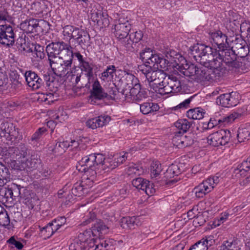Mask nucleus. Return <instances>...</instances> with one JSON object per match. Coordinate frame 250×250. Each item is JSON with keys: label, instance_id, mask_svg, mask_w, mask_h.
I'll list each match as a JSON object with an SVG mask.
<instances>
[{"label": "nucleus", "instance_id": "obj_6", "mask_svg": "<svg viewBox=\"0 0 250 250\" xmlns=\"http://www.w3.org/2000/svg\"><path fill=\"white\" fill-rule=\"evenodd\" d=\"M158 91L161 95L169 93H177L182 90V85L179 77L173 75H167Z\"/></svg>", "mask_w": 250, "mask_h": 250}, {"label": "nucleus", "instance_id": "obj_31", "mask_svg": "<svg viewBox=\"0 0 250 250\" xmlns=\"http://www.w3.org/2000/svg\"><path fill=\"white\" fill-rule=\"evenodd\" d=\"M69 147V143L67 141L57 142L54 147H49V151L57 155L63 154Z\"/></svg>", "mask_w": 250, "mask_h": 250}, {"label": "nucleus", "instance_id": "obj_50", "mask_svg": "<svg viewBox=\"0 0 250 250\" xmlns=\"http://www.w3.org/2000/svg\"><path fill=\"white\" fill-rule=\"evenodd\" d=\"M250 132L246 129H239L237 134V139L239 142H243L246 140H248L250 139Z\"/></svg>", "mask_w": 250, "mask_h": 250}, {"label": "nucleus", "instance_id": "obj_43", "mask_svg": "<svg viewBox=\"0 0 250 250\" xmlns=\"http://www.w3.org/2000/svg\"><path fill=\"white\" fill-rule=\"evenodd\" d=\"M82 73L84 72L89 81L93 76V67L91 64L87 62H83L81 64Z\"/></svg>", "mask_w": 250, "mask_h": 250}, {"label": "nucleus", "instance_id": "obj_56", "mask_svg": "<svg viewBox=\"0 0 250 250\" xmlns=\"http://www.w3.org/2000/svg\"><path fill=\"white\" fill-rule=\"evenodd\" d=\"M238 116V113L233 112L228 116L223 117L221 119H219L218 122H223L225 124L231 123L237 118Z\"/></svg>", "mask_w": 250, "mask_h": 250}, {"label": "nucleus", "instance_id": "obj_51", "mask_svg": "<svg viewBox=\"0 0 250 250\" xmlns=\"http://www.w3.org/2000/svg\"><path fill=\"white\" fill-rule=\"evenodd\" d=\"M235 48L237 49V55L239 57L244 58L247 56L249 52V48L248 46L245 45H239L236 46Z\"/></svg>", "mask_w": 250, "mask_h": 250}, {"label": "nucleus", "instance_id": "obj_59", "mask_svg": "<svg viewBox=\"0 0 250 250\" xmlns=\"http://www.w3.org/2000/svg\"><path fill=\"white\" fill-rule=\"evenodd\" d=\"M95 180L92 179L88 176H83L81 184L85 189L89 188L92 187L93 183Z\"/></svg>", "mask_w": 250, "mask_h": 250}, {"label": "nucleus", "instance_id": "obj_58", "mask_svg": "<svg viewBox=\"0 0 250 250\" xmlns=\"http://www.w3.org/2000/svg\"><path fill=\"white\" fill-rule=\"evenodd\" d=\"M95 236L92 235V237L89 239V241L86 243V248H83V249H87V250H94L96 245H98V241L99 239L94 238Z\"/></svg>", "mask_w": 250, "mask_h": 250}, {"label": "nucleus", "instance_id": "obj_24", "mask_svg": "<svg viewBox=\"0 0 250 250\" xmlns=\"http://www.w3.org/2000/svg\"><path fill=\"white\" fill-rule=\"evenodd\" d=\"M140 55L141 59L144 62V64H146L148 66L152 65L154 63H156V60H158V55L153 54L150 48H146L140 53Z\"/></svg>", "mask_w": 250, "mask_h": 250}, {"label": "nucleus", "instance_id": "obj_27", "mask_svg": "<svg viewBox=\"0 0 250 250\" xmlns=\"http://www.w3.org/2000/svg\"><path fill=\"white\" fill-rule=\"evenodd\" d=\"M39 25L38 21L34 19L26 20L21 23L20 28L27 33L37 32Z\"/></svg>", "mask_w": 250, "mask_h": 250}, {"label": "nucleus", "instance_id": "obj_25", "mask_svg": "<svg viewBox=\"0 0 250 250\" xmlns=\"http://www.w3.org/2000/svg\"><path fill=\"white\" fill-rule=\"evenodd\" d=\"M170 67H174L178 70V67L182 62H186L185 59L179 54H175L174 52L167 53L165 56Z\"/></svg>", "mask_w": 250, "mask_h": 250}, {"label": "nucleus", "instance_id": "obj_34", "mask_svg": "<svg viewBox=\"0 0 250 250\" xmlns=\"http://www.w3.org/2000/svg\"><path fill=\"white\" fill-rule=\"evenodd\" d=\"M211 240L203 238L193 245L189 250H208V246L211 245Z\"/></svg>", "mask_w": 250, "mask_h": 250}, {"label": "nucleus", "instance_id": "obj_38", "mask_svg": "<svg viewBox=\"0 0 250 250\" xmlns=\"http://www.w3.org/2000/svg\"><path fill=\"white\" fill-rule=\"evenodd\" d=\"M191 125V122L185 119H179L175 123V127L183 133L188 130Z\"/></svg>", "mask_w": 250, "mask_h": 250}, {"label": "nucleus", "instance_id": "obj_11", "mask_svg": "<svg viewBox=\"0 0 250 250\" xmlns=\"http://www.w3.org/2000/svg\"><path fill=\"white\" fill-rule=\"evenodd\" d=\"M231 133L228 130L221 129L213 133L208 137V143L214 146L227 144L229 141Z\"/></svg>", "mask_w": 250, "mask_h": 250}, {"label": "nucleus", "instance_id": "obj_23", "mask_svg": "<svg viewBox=\"0 0 250 250\" xmlns=\"http://www.w3.org/2000/svg\"><path fill=\"white\" fill-rule=\"evenodd\" d=\"M241 245L240 240L234 237L224 241L219 247V250H240Z\"/></svg>", "mask_w": 250, "mask_h": 250}, {"label": "nucleus", "instance_id": "obj_47", "mask_svg": "<svg viewBox=\"0 0 250 250\" xmlns=\"http://www.w3.org/2000/svg\"><path fill=\"white\" fill-rule=\"evenodd\" d=\"M14 187H11V188H9L5 191L4 196L7 199H11L13 200V196L14 194V191L18 195L20 194V186H18L16 184L13 185Z\"/></svg>", "mask_w": 250, "mask_h": 250}, {"label": "nucleus", "instance_id": "obj_10", "mask_svg": "<svg viewBox=\"0 0 250 250\" xmlns=\"http://www.w3.org/2000/svg\"><path fill=\"white\" fill-rule=\"evenodd\" d=\"M220 180L218 176H215L204 181L194 188L193 191L196 196L198 198H203L213 189L215 186L220 182Z\"/></svg>", "mask_w": 250, "mask_h": 250}, {"label": "nucleus", "instance_id": "obj_33", "mask_svg": "<svg viewBox=\"0 0 250 250\" xmlns=\"http://www.w3.org/2000/svg\"><path fill=\"white\" fill-rule=\"evenodd\" d=\"M205 114V112L203 109L200 107H197L188 111L187 115L189 119L200 120L204 117Z\"/></svg>", "mask_w": 250, "mask_h": 250}, {"label": "nucleus", "instance_id": "obj_61", "mask_svg": "<svg viewBox=\"0 0 250 250\" xmlns=\"http://www.w3.org/2000/svg\"><path fill=\"white\" fill-rule=\"evenodd\" d=\"M182 146L183 147L191 146L193 143L191 135H184L182 134Z\"/></svg>", "mask_w": 250, "mask_h": 250}, {"label": "nucleus", "instance_id": "obj_13", "mask_svg": "<svg viewBox=\"0 0 250 250\" xmlns=\"http://www.w3.org/2000/svg\"><path fill=\"white\" fill-rule=\"evenodd\" d=\"M209 35L211 40L210 42L217 46L218 50L223 49L229 47L227 36L221 31H210Z\"/></svg>", "mask_w": 250, "mask_h": 250}, {"label": "nucleus", "instance_id": "obj_17", "mask_svg": "<svg viewBox=\"0 0 250 250\" xmlns=\"http://www.w3.org/2000/svg\"><path fill=\"white\" fill-rule=\"evenodd\" d=\"M6 151L11 156L17 159L25 158L28 155V149L24 144H21L17 147H9Z\"/></svg>", "mask_w": 250, "mask_h": 250}, {"label": "nucleus", "instance_id": "obj_26", "mask_svg": "<svg viewBox=\"0 0 250 250\" xmlns=\"http://www.w3.org/2000/svg\"><path fill=\"white\" fill-rule=\"evenodd\" d=\"M107 94L105 93L98 81H95L92 85L90 97L97 100H102L106 98Z\"/></svg>", "mask_w": 250, "mask_h": 250}, {"label": "nucleus", "instance_id": "obj_28", "mask_svg": "<svg viewBox=\"0 0 250 250\" xmlns=\"http://www.w3.org/2000/svg\"><path fill=\"white\" fill-rule=\"evenodd\" d=\"M123 83L125 87L123 90V94L127 96L128 95V89L132 87L135 83H138V79L133 75L127 73L124 76Z\"/></svg>", "mask_w": 250, "mask_h": 250}, {"label": "nucleus", "instance_id": "obj_62", "mask_svg": "<svg viewBox=\"0 0 250 250\" xmlns=\"http://www.w3.org/2000/svg\"><path fill=\"white\" fill-rule=\"evenodd\" d=\"M46 131L44 127L39 128L35 133L32 135L31 140L33 141H37L39 140L42 135Z\"/></svg>", "mask_w": 250, "mask_h": 250}, {"label": "nucleus", "instance_id": "obj_64", "mask_svg": "<svg viewBox=\"0 0 250 250\" xmlns=\"http://www.w3.org/2000/svg\"><path fill=\"white\" fill-rule=\"evenodd\" d=\"M95 167H89L87 171L85 172L84 176H88L89 178H91L92 179H96L97 172L96 171V168H94Z\"/></svg>", "mask_w": 250, "mask_h": 250}, {"label": "nucleus", "instance_id": "obj_2", "mask_svg": "<svg viewBox=\"0 0 250 250\" xmlns=\"http://www.w3.org/2000/svg\"><path fill=\"white\" fill-rule=\"evenodd\" d=\"M221 63L211 62L208 66L203 65L198 68L195 80L197 82L215 81L225 73Z\"/></svg>", "mask_w": 250, "mask_h": 250}, {"label": "nucleus", "instance_id": "obj_8", "mask_svg": "<svg viewBox=\"0 0 250 250\" xmlns=\"http://www.w3.org/2000/svg\"><path fill=\"white\" fill-rule=\"evenodd\" d=\"M0 136L10 141L14 145L18 143L21 139L18 128L12 123H3L0 125Z\"/></svg>", "mask_w": 250, "mask_h": 250}, {"label": "nucleus", "instance_id": "obj_40", "mask_svg": "<svg viewBox=\"0 0 250 250\" xmlns=\"http://www.w3.org/2000/svg\"><path fill=\"white\" fill-rule=\"evenodd\" d=\"M162 170L161 164L157 161L153 162L150 165V173L152 178L157 179Z\"/></svg>", "mask_w": 250, "mask_h": 250}, {"label": "nucleus", "instance_id": "obj_21", "mask_svg": "<svg viewBox=\"0 0 250 250\" xmlns=\"http://www.w3.org/2000/svg\"><path fill=\"white\" fill-rule=\"evenodd\" d=\"M24 77L29 87L34 89H38L41 87L42 80L34 72L26 71L24 74Z\"/></svg>", "mask_w": 250, "mask_h": 250}, {"label": "nucleus", "instance_id": "obj_12", "mask_svg": "<svg viewBox=\"0 0 250 250\" xmlns=\"http://www.w3.org/2000/svg\"><path fill=\"white\" fill-rule=\"evenodd\" d=\"M15 34L13 27L8 24L0 25V43L6 46H12L15 41Z\"/></svg>", "mask_w": 250, "mask_h": 250}, {"label": "nucleus", "instance_id": "obj_57", "mask_svg": "<svg viewBox=\"0 0 250 250\" xmlns=\"http://www.w3.org/2000/svg\"><path fill=\"white\" fill-rule=\"evenodd\" d=\"M40 161L35 159H27L25 163V167L29 169H36L40 164Z\"/></svg>", "mask_w": 250, "mask_h": 250}, {"label": "nucleus", "instance_id": "obj_44", "mask_svg": "<svg viewBox=\"0 0 250 250\" xmlns=\"http://www.w3.org/2000/svg\"><path fill=\"white\" fill-rule=\"evenodd\" d=\"M135 218L132 217H123L120 222V225L123 229H131L134 225Z\"/></svg>", "mask_w": 250, "mask_h": 250}, {"label": "nucleus", "instance_id": "obj_9", "mask_svg": "<svg viewBox=\"0 0 250 250\" xmlns=\"http://www.w3.org/2000/svg\"><path fill=\"white\" fill-rule=\"evenodd\" d=\"M48 61L54 74L62 78L68 74V70L72 64L73 59H70L68 61V63L60 58L55 59V60L54 59H48Z\"/></svg>", "mask_w": 250, "mask_h": 250}, {"label": "nucleus", "instance_id": "obj_16", "mask_svg": "<svg viewBox=\"0 0 250 250\" xmlns=\"http://www.w3.org/2000/svg\"><path fill=\"white\" fill-rule=\"evenodd\" d=\"M107 16V15L106 13L102 12L100 10H93L91 11L90 19L98 26L104 28L108 26L109 24V21Z\"/></svg>", "mask_w": 250, "mask_h": 250}, {"label": "nucleus", "instance_id": "obj_29", "mask_svg": "<svg viewBox=\"0 0 250 250\" xmlns=\"http://www.w3.org/2000/svg\"><path fill=\"white\" fill-rule=\"evenodd\" d=\"M108 228L101 220H95L90 231L93 236H100V233L106 232Z\"/></svg>", "mask_w": 250, "mask_h": 250}, {"label": "nucleus", "instance_id": "obj_45", "mask_svg": "<svg viewBox=\"0 0 250 250\" xmlns=\"http://www.w3.org/2000/svg\"><path fill=\"white\" fill-rule=\"evenodd\" d=\"M53 234V229L50 225L48 224L45 227L40 229V236L46 239L50 238Z\"/></svg>", "mask_w": 250, "mask_h": 250}, {"label": "nucleus", "instance_id": "obj_42", "mask_svg": "<svg viewBox=\"0 0 250 250\" xmlns=\"http://www.w3.org/2000/svg\"><path fill=\"white\" fill-rule=\"evenodd\" d=\"M250 170V163L247 159L246 161H243L237 169H235V172L236 174H239L241 176H246V172H248Z\"/></svg>", "mask_w": 250, "mask_h": 250}, {"label": "nucleus", "instance_id": "obj_5", "mask_svg": "<svg viewBox=\"0 0 250 250\" xmlns=\"http://www.w3.org/2000/svg\"><path fill=\"white\" fill-rule=\"evenodd\" d=\"M62 32L63 36L68 38L69 41L74 40L82 47L88 45L90 43L89 34L84 29L67 25L63 27Z\"/></svg>", "mask_w": 250, "mask_h": 250}, {"label": "nucleus", "instance_id": "obj_30", "mask_svg": "<svg viewBox=\"0 0 250 250\" xmlns=\"http://www.w3.org/2000/svg\"><path fill=\"white\" fill-rule=\"evenodd\" d=\"M11 179L8 168L0 162V187H3Z\"/></svg>", "mask_w": 250, "mask_h": 250}, {"label": "nucleus", "instance_id": "obj_32", "mask_svg": "<svg viewBox=\"0 0 250 250\" xmlns=\"http://www.w3.org/2000/svg\"><path fill=\"white\" fill-rule=\"evenodd\" d=\"M182 172L180 166L176 164H172L168 167L164 173L166 180H169L175 176H178Z\"/></svg>", "mask_w": 250, "mask_h": 250}, {"label": "nucleus", "instance_id": "obj_1", "mask_svg": "<svg viewBox=\"0 0 250 250\" xmlns=\"http://www.w3.org/2000/svg\"><path fill=\"white\" fill-rule=\"evenodd\" d=\"M191 53L195 60L202 65L208 66L211 62L221 63L217 59V51L203 44H197L191 49Z\"/></svg>", "mask_w": 250, "mask_h": 250}, {"label": "nucleus", "instance_id": "obj_39", "mask_svg": "<svg viewBox=\"0 0 250 250\" xmlns=\"http://www.w3.org/2000/svg\"><path fill=\"white\" fill-rule=\"evenodd\" d=\"M151 66L154 69H157L158 70H161V69L167 70L168 69V67H170L166 58H163L161 57L159 55L158 60L157 59L156 60V63L153 64Z\"/></svg>", "mask_w": 250, "mask_h": 250}, {"label": "nucleus", "instance_id": "obj_35", "mask_svg": "<svg viewBox=\"0 0 250 250\" xmlns=\"http://www.w3.org/2000/svg\"><path fill=\"white\" fill-rule=\"evenodd\" d=\"M126 154H128V153H125L123 155H122L121 158H120V159H122L121 161H119V160L118 161H113L110 159H108L104 162V166L105 167L104 169H102L106 170L107 168L109 169H113L115 168L119 164H122L123 162L125 161V160L127 158L128 156H126Z\"/></svg>", "mask_w": 250, "mask_h": 250}, {"label": "nucleus", "instance_id": "obj_46", "mask_svg": "<svg viewBox=\"0 0 250 250\" xmlns=\"http://www.w3.org/2000/svg\"><path fill=\"white\" fill-rule=\"evenodd\" d=\"M1 211H0V225L6 227L10 224V218L7 213V212L3 208H1Z\"/></svg>", "mask_w": 250, "mask_h": 250}, {"label": "nucleus", "instance_id": "obj_7", "mask_svg": "<svg viewBox=\"0 0 250 250\" xmlns=\"http://www.w3.org/2000/svg\"><path fill=\"white\" fill-rule=\"evenodd\" d=\"M216 56L218 57V60L221 62L224 67H225L223 64V62L232 68H238L242 65V62L237 58L235 52L228 48L218 50Z\"/></svg>", "mask_w": 250, "mask_h": 250}, {"label": "nucleus", "instance_id": "obj_49", "mask_svg": "<svg viewBox=\"0 0 250 250\" xmlns=\"http://www.w3.org/2000/svg\"><path fill=\"white\" fill-rule=\"evenodd\" d=\"M67 79L72 83L73 86L76 85L80 81L81 75L79 73H77L76 71L71 72L67 74Z\"/></svg>", "mask_w": 250, "mask_h": 250}, {"label": "nucleus", "instance_id": "obj_63", "mask_svg": "<svg viewBox=\"0 0 250 250\" xmlns=\"http://www.w3.org/2000/svg\"><path fill=\"white\" fill-rule=\"evenodd\" d=\"M7 243L11 245L12 246H14L19 250L21 249L23 247L22 244L20 241H17L14 236L11 237L9 239H8L7 240Z\"/></svg>", "mask_w": 250, "mask_h": 250}, {"label": "nucleus", "instance_id": "obj_15", "mask_svg": "<svg viewBox=\"0 0 250 250\" xmlns=\"http://www.w3.org/2000/svg\"><path fill=\"white\" fill-rule=\"evenodd\" d=\"M235 92L221 94L216 99V103L222 106L229 107L237 105L238 100L235 98Z\"/></svg>", "mask_w": 250, "mask_h": 250}, {"label": "nucleus", "instance_id": "obj_52", "mask_svg": "<svg viewBox=\"0 0 250 250\" xmlns=\"http://www.w3.org/2000/svg\"><path fill=\"white\" fill-rule=\"evenodd\" d=\"M30 52H32L33 56L36 59H42L44 57L43 49L40 45L35 46L34 50L32 49Z\"/></svg>", "mask_w": 250, "mask_h": 250}, {"label": "nucleus", "instance_id": "obj_41", "mask_svg": "<svg viewBox=\"0 0 250 250\" xmlns=\"http://www.w3.org/2000/svg\"><path fill=\"white\" fill-rule=\"evenodd\" d=\"M116 70V67L114 65H112L107 66L105 71L101 74V79L104 81H105L108 79H112Z\"/></svg>", "mask_w": 250, "mask_h": 250}, {"label": "nucleus", "instance_id": "obj_55", "mask_svg": "<svg viewBox=\"0 0 250 250\" xmlns=\"http://www.w3.org/2000/svg\"><path fill=\"white\" fill-rule=\"evenodd\" d=\"M182 134L181 131H179L175 133L174 136L172 138V142L174 146L178 148H183L182 146Z\"/></svg>", "mask_w": 250, "mask_h": 250}, {"label": "nucleus", "instance_id": "obj_4", "mask_svg": "<svg viewBox=\"0 0 250 250\" xmlns=\"http://www.w3.org/2000/svg\"><path fill=\"white\" fill-rule=\"evenodd\" d=\"M151 65L142 64L138 66V69L146 77L149 85L153 90L161 87L166 77V73L161 70L152 69Z\"/></svg>", "mask_w": 250, "mask_h": 250}, {"label": "nucleus", "instance_id": "obj_37", "mask_svg": "<svg viewBox=\"0 0 250 250\" xmlns=\"http://www.w3.org/2000/svg\"><path fill=\"white\" fill-rule=\"evenodd\" d=\"M140 107V111L144 114H147L158 109L157 104H154L152 103H145L141 104Z\"/></svg>", "mask_w": 250, "mask_h": 250}, {"label": "nucleus", "instance_id": "obj_53", "mask_svg": "<svg viewBox=\"0 0 250 250\" xmlns=\"http://www.w3.org/2000/svg\"><path fill=\"white\" fill-rule=\"evenodd\" d=\"M85 189L81 183H76L72 188V193L75 196H80L84 193Z\"/></svg>", "mask_w": 250, "mask_h": 250}, {"label": "nucleus", "instance_id": "obj_54", "mask_svg": "<svg viewBox=\"0 0 250 250\" xmlns=\"http://www.w3.org/2000/svg\"><path fill=\"white\" fill-rule=\"evenodd\" d=\"M146 181L142 178H137L132 180V184L136 188L142 190L143 188L146 187Z\"/></svg>", "mask_w": 250, "mask_h": 250}, {"label": "nucleus", "instance_id": "obj_36", "mask_svg": "<svg viewBox=\"0 0 250 250\" xmlns=\"http://www.w3.org/2000/svg\"><path fill=\"white\" fill-rule=\"evenodd\" d=\"M91 162L93 163V167L99 166V168L104 169V164L105 160L104 156L102 154H91Z\"/></svg>", "mask_w": 250, "mask_h": 250}, {"label": "nucleus", "instance_id": "obj_14", "mask_svg": "<svg viewBox=\"0 0 250 250\" xmlns=\"http://www.w3.org/2000/svg\"><path fill=\"white\" fill-rule=\"evenodd\" d=\"M124 20L120 19L114 26L115 35L119 40H124L128 35L131 26L127 21L123 22Z\"/></svg>", "mask_w": 250, "mask_h": 250}, {"label": "nucleus", "instance_id": "obj_60", "mask_svg": "<svg viewBox=\"0 0 250 250\" xmlns=\"http://www.w3.org/2000/svg\"><path fill=\"white\" fill-rule=\"evenodd\" d=\"M143 34L141 31H136L129 34V39L132 40L136 43L138 42L142 38Z\"/></svg>", "mask_w": 250, "mask_h": 250}, {"label": "nucleus", "instance_id": "obj_18", "mask_svg": "<svg viewBox=\"0 0 250 250\" xmlns=\"http://www.w3.org/2000/svg\"><path fill=\"white\" fill-rule=\"evenodd\" d=\"M126 96H129L133 101L139 102L146 97V92L142 89L140 84L137 83L130 89H128V95Z\"/></svg>", "mask_w": 250, "mask_h": 250}, {"label": "nucleus", "instance_id": "obj_22", "mask_svg": "<svg viewBox=\"0 0 250 250\" xmlns=\"http://www.w3.org/2000/svg\"><path fill=\"white\" fill-rule=\"evenodd\" d=\"M91 233H92L90 231H86L83 233H80L78 236L80 244L78 242L71 244L69 246V249L70 250H79L85 248L86 243L91 238Z\"/></svg>", "mask_w": 250, "mask_h": 250}, {"label": "nucleus", "instance_id": "obj_3", "mask_svg": "<svg viewBox=\"0 0 250 250\" xmlns=\"http://www.w3.org/2000/svg\"><path fill=\"white\" fill-rule=\"evenodd\" d=\"M72 47L63 42H52L46 48L48 59L60 58L66 62L70 59H73Z\"/></svg>", "mask_w": 250, "mask_h": 250}, {"label": "nucleus", "instance_id": "obj_48", "mask_svg": "<svg viewBox=\"0 0 250 250\" xmlns=\"http://www.w3.org/2000/svg\"><path fill=\"white\" fill-rule=\"evenodd\" d=\"M142 172V168L140 166L135 164L130 165L127 170L128 175H140Z\"/></svg>", "mask_w": 250, "mask_h": 250}, {"label": "nucleus", "instance_id": "obj_19", "mask_svg": "<svg viewBox=\"0 0 250 250\" xmlns=\"http://www.w3.org/2000/svg\"><path fill=\"white\" fill-rule=\"evenodd\" d=\"M110 120V117L108 115L100 116L87 120L86 125L88 128L94 129L107 125Z\"/></svg>", "mask_w": 250, "mask_h": 250}, {"label": "nucleus", "instance_id": "obj_20", "mask_svg": "<svg viewBox=\"0 0 250 250\" xmlns=\"http://www.w3.org/2000/svg\"><path fill=\"white\" fill-rule=\"evenodd\" d=\"M178 67V70L187 77H190L195 80V76L198 70V67L193 64H188L186 62H182Z\"/></svg>", "mask_w": 250, "mask_h": 250}]
</instances>
